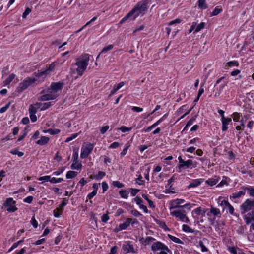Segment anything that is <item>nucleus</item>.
I'll list each match as a JSON object with an SVG mask.
<instances>
[{"instance_id": "774afa93", "label": "nucleus", "mask_w": 254, "mask_h": 254, "mask_svg": "<svg viewBox=\"0 0 254 254\" xmlns=\"http://www.w3.org/2000/svg\"><path fill=\"white\" fill-rule=\"evenodd\" d=\"M202 210L200 207H198L193 210V212H194L197 215H198L202 214Z\"/></svg>"}, {"instance_id": "c03bdc74", "label": "nucleus", "mask_w": 254, "mask_h": 254, "mask_svg": "<svg viewBox=\"0 0 254 254\" xmlns=\"http://www.w3.org/2000/svg\"><path fill=\"white\" fill-rule=\"evenodd\" d=\"M67 202L68 199H67L66 198L63 199V200L61 204H60V207L59 208H60L61 211H63V208L67 204Z\"/></svg>"}, {"instance_id": "49530a36", "label": "nucleus", "mask_w": 254, "mask_h": 254, "mask_svg": "<svg viewBox=\"0 0 254 254\" xmlns=\"http://www.w3.org/2000/svg\"><path fill=\"white\" fill-rule=\"evenodd\" d=\"M50 179H51L50 176H45L41 177L38 178V180L39 181H41L43 182H47V181L50 182Z\"/></svg>"}, {"instance_id": "864d4df0", "label": "nucleus", "mask_w": 254, "mask_h": 254, "mask_svg": "<svg viewBox=\"0 0 254 254\" xmlns=\"http://www.w3.org/2000/svg\"><path fill=\"white\" fill-rule=\"evenodd\" d=\"M155 239L152 237H147L144 240V242L145 244H149L150 243L153 242Z\"/></svg>"}, {"instance_id": "ea45409f", "label": "nucleus", "mask_w": 254, "mask_h": 254, "mask_svg": "<svg viewBox=\"0 0 254 254\" xmlns=\"http://www.w3.org/2000/svg\"><path fill=\"white\" fill-rule=\"evenodd\" d=\"M227 64L229 67H232V66H239V63L237 61H232L228 62L227 63Z\"/></svg>"}, {"instance_id": "4be33fe9", "label": "nucleus", "mask_w": 254, "mask_h": 254, "mask_svg": "<svg viewBox=\"0 0 254 254\" xmlns=\"http://www.w3.org/2000/svg\"><path fill=\"white\" fill-rule=\"evenodd\" d=\"M246 220V222L247 223H249L252 221H254V211H252L251 212L249 213L245 218Z\"/></svg>"}, {"instance_id": "e2e57ef3", "label": "nucleus", "mask_w": 254, "mask_h": 254, "mask_svg": "<svg viewBox=\"0 0 254 254\" xmlns=\"http://www.w3.org/2000/svg\"><path fill=\"white\" fill-rule=\"evenodd\" d=\"M33 199V197L32 196H28V197H26L24 199L23 201H24V202L30 204V203H31Z\"/></svg>"}, {"instance_id": "c85d7f7f", "label": "nucleus", "mask_w": 254, "mask_h": 254, "mask_svg": "<svg viewBox=\"0 0 254 254\" xmlns=\"http://www.w3.org/2000/svg\"><path fill=\"white\" fill-rule=\"evenodd\" d=\"M222 11V8L221 6H217L215 7L213 11L211 13V16H215L219 14Z\"/></svg>"}, {"instance_id": "39448f33", "label": "nucleus", "mask_w": 254, "mask_h": 254, "mask_svg": "<svg viewBox=\"0 0 254 254\" xmlns=\"http://www.w3.org/2000/svg\"><path fill=\"white\" fill-rule=\"evenodd\" d=\"M170 211V214L172 216L179 218L182 222L188 223L189 221L184 209H173Z\"/></svg>"}, {"instance_id": "6e6552de", "label": "nucleus", "mask_w": 254, "mask_h": 254, "mask_svg": "<svg viewBox=\"0 0 254 254\" xmlns=\"http://www.w3.org/2000/svg\"><path fill=\"white\" fill-rule=\"evenodd\" d=\"M254 208V199H247L240 206L241 214H244Z\"/></svg>"}, {"instance_id": "0e129e2a", "label": "nucleus", "mask_w": 254, "mask_h": 254, "mask_svg": "<svg viewBox=\"0 0 254 254\" xmlns=\"http://www.w3.org/2000/svg\"><path fill=\"white\" fill-rule=\"evenodd\" d=\"M120 146V143L117 142L112 143L109 146L110 148L115 149L118 148Z\"/></svg>"}, {"instance_id": "052dcab7", "label": "nucleus", "mask_w": 254, "mask_h": 254, "mask_svg": "<svg viewBox=\"0 0 254 254\" xmlns=\"http://www.w3.org/2000/svg\"><path fill=\"white\" fill-rule=\"evenodd\" d=\"M241 122L242 123L241 125L237 126L236 127V129L237 130H244V129L245 128V125H244V123L243 121L241 120Z\"/></svg>"}, {"instance_id": "3c124183", "label": "nucleus", "mask_w": 254, "mask_h": 254, "mask_svg": "<svg viewBox=\"0 0 254 254\" xmlns=\"http://www.w3.org/2000/svg\"><path fill=\"white\" fill-rule=\"evenodd\" d=\"M10 105H11V102H9L5 106L2 107V108H1L0 109V113H3L6 112V111L9 107Z\"/></svg>"}, {"instance_id": "20e7f679", "label": "nucleus", "mask_w": 254, "mask_h": 254, "mask_svg": "<svg viewBox=\"0 0 254 254\" xmlns=\"http://www.w3.org/2000/svg\"><path fill=\"white\" fill-rule=\"evenodd\" d=\"M41 94L42 95L39 97V100L43 101L54 99L59 96V93H56L50 87L47 90H43Z\"/></svg>"}, {"instance_id": "a19ab883", "label": "nucleus", "mask_w": 254, "mask_h": 254, "mask_svg": "<svg viewBox=\"0 0 254 254\" xmlns=\"http://www.w3.org/2000/svg\"><path fill=\"white\" fill-rule=\"evenodd\" d=\"M204 26H205V23L201 22V23H200L196 26V27L195 29L194 32L197 33V32H199V31H200L201 29H202L204 27Z\"/></svg>"}, {"instance_id": "9b49d317", "label": "nucleus", "mask_w": 254, "mask_h": 254, "mask_svg": "<svg viewBox=\"0 0 254 254\" xmlns=\"http://www.w3.org/2000/svg\"><path fill=\"white\" fill-rule=\"evenodd\" d=\"M220 205L223 208V211L226 210L227 212L230 214L236 215L234 213V208L227 200H223L220 203Z\"/></svg>"}, {"instance_id": "c756f323", "label": "nucleus", "mask_w": 254, "mask_h": 254, "mask_svg": "<svg viewBox=\"0 0 254 254\" xmlns=\"http://www.w3.org/2000/svg\"><path fill=\"white\" fill-rule=\"evenodd\" d=\"M15 75L14 74H11L4 81V84L7 85L14 79Z\"/></svg>"}, {"instance_id": "412c9836", "label": "nucleus", "mask_w": 254, "mask_h": 254, "mask_svg": "<svg viewBox=\"0 0 254 254\" xmlns=\"http://www.w3.org/2000/svg\"><path fill=\"white\" fill-rule=\"evenodd\" d=\"M219 181V178L215 176L214 178H209L206 181V183L210 185L211 186L216 185Z\"/></svg>"}, {"instance_id": "9d476101", "label": "nucleus", "mask_w": 254, "mask_h": 254, "mask_svg": "<svg viewBox=\"0 0 254 254\" xmlns=\"http://www.w3.org/2000/svg\"><path fill=\"white\" fill-rule=\"evenodd\" d=\"M122 251H123L124 254L128 253H135L136 252L133 245L131 244L130 241H126L122 245Z\"/></svg>"}, {"instance_id": "393cba45", "label": "nucleus", "mask_w": 254, "mask_h": 254, "mask_svg": "<svg viewBox=\"0 0 254 254\" xmlns=\"http://www.w3.org/2000/svg\"><path fill=\"white\" fill-rule=\"evenodd\" d=\"M198 6L201 9H205L207 8L208 6L206 3L205 0H198L197 1Z\"/></svg>"}, {"instance_id": "72a5a7b5", "label": "nucleus", "mask_w": 254, "mask_h": 254, "mask_svg": "<svg viewBox=\"0 0 254 254\" xmlns=\"http://www.w3.org/2000/svg\"><path fill=\"white\" fill-rule=\"evenodd\" d=\"M196 116H195L193 117H192L187 123L186 126L184 128V130H186L187 129V128L191 126V125H192V124L193 123V122H194V121L196 119Z\"/></svg>"}, {"instance_id": "5fc2aeb1", "label": "nucleus", "mask_w": 254, "mask_h": 254, "mask_svg": "<svg viewBox=\"0 0 254 254\" xmlns=\"http://www.w3.org/2000/svg\"><path fill=\"white\" fill-rule=\"evenodd\" d=\"M62 211H61L60 208H57L54 211V216L56 218H58L60 217L61 213Z\"/></svg>"}, {"instance_id": "6e6d98bb", "label": "nucleus", "mask_w": 254, "mask_h": 254, "mask_svg": "<svg viewBox=\"0 0 254 254\" xmlns=\"http://www.w3.org/2000/svg\"><path fill=\"white\" fill-rule=\"evenodd\" d=\"M131 195L132 196H134L139 191V190L137 189L130 188L129 189Z\"/></svg>"}, {"instance_id": "5701e85b", "label": "nucleus", "mask_w": 254, "mask_h": 254, "mask_svg": "<svg viewBox=\"0 0 254 254\" xmlns=\"http://www.w3.org/2000/svg\"><path fill=\"white\" fill-rule=\"evenodd\" d=\"M124 85H125L124 82H121L119 83H118L116 86H115L114 88L111 91L110 96H112L113 95H114L118 90H119Z\"/></svg>"}, {"instance_id": "a878e982", "label": "nucleus", "mask_w": 254, "mask_h": 254, "mask_svg": "<svg viewBox=\"0 0 254 254\" xmlns=\"http://www.w3.org/2000/svg\"><path fill=\"white\" fill-rule=\"evenodd\" d=\"M121 197L124 199H127L128 197L129 192L125 190H121L119 191Z\"/></svg>"}, {"instance_id": "0eeeda50", "label": "nucleus", "mask_w": 254, "mask_h": 254, "mask_svg": "<svg viewBox=\"0 0 254 254\" xmlns=\"http://www.w3.org/2000/svg\"><path fill=\"white\" fill-rule=\"evenodd\" d=\"M3 205V207L6 208V210L9 213L14 212L17 210L16 201L12 198H7Z\"/></svg>"}, {"instance_id": "13d9d810", "label": "nucleus", "mask_w": 254, "mask_h": 254, "mask_svg": "<svg viewBox=\"0 0 254 254\" xmlns=\"http://www.w3.org/2000/svg\"><path fill=\"white\" fill-rule=\"evenodd\" d=\"M131 213L134 216H135L137 217H139L142 215V214L139 212H138L137 210H135V209L132 210L131 211Z\"/></svg>"}, {"instance_id": "4468645a", "label": "nucleus", "mask_w": 254, "mask_h": 254, "mask_svg": "<svg viewBox=\"0 0 254 254\" xmlns=\"http://www.w3.org/2000/svg\"><path fill=\"white\" fill-rule=\"evenodd\" d=\"M63 85L64 84L62 82H53L50 85V88L56 92V93H58L62 89Z\"/></svg>"}, {"instance_id": "338daca9", "label": "nucleus", "mask_w": 254, "mask_h": 254, "mask_svg": "<svg viewBox=\"0 0 254 254\" xmlns=\"http://www.w3.org/2000/svg\"><path fill=\"white\" fill-rule=\"evenodd\" d=\"M109 219V217L108 216L107 214H103L102 216L101 220L102 221L105 223Z\"/></svg>"}, {"instance_id": "f03ea898", "label": "nucleus", "mask_w": 254, "mask_h": 254, "mask_svg": "<svg viewBox=\"0 0 254 254\" xmlns=\"http://www.w3.org/2000/svg\"><path fill=\"white\" fill-rule=\"evenodd\" d=\"M147 9L146 4L144 2H139L120 21V24H122L127 20H134L140 15H143Z\"/></svg>"}, {"instance_id": "4c0bfd02", "label": "nucleus", "mask_w": 254, "mask_h": 254, "mask_svg": "<svg viewBox=\"0 0 254 254\" xmlns=\"http://www.w3.org/2000/svg\"><path fill=\"white\" fill-rule=\"evenodd\" d=\"M168 237L172 241H173L175 243H176L178 244H180L182 243V241L180 239H179L175 236H173L171 235H168Z\"/></svg>"}, {"instance_id": "69168bd1", "label": "nucleus", "mask_w": 254, "mask_h": 254, "mask_svg": "<svg viewBox=\"0 0 254 254\" xmlns=\"http://www.w3.org/2000/svg\"><path fill=\"white\" fill-rule=\"evenodd\" d=\"M227 179L226 177H224L222 180L218 184V187H222L225 184H227Z\"/></svg>"}, {"instance_id": "473e14b6", "label": "nucleus", "mask_w": 254, "mask_h": 254, "mask_svg": "<svg viewBox=\"0 0 254 254\" xmlns=\"http://www.w3.org/2000/svg\"><path fill=\"white\" fill-rule=\"evenodd\" d=\"M182 230L186 232L193 233L194 232V230L192 229L186 224H183L182 225Z\"/></svg>"}, {"instance_id": "4d7b16f0", "label": "nucleus", "mask_w": 254, "mask_h": 254, "mask_svg": "<svg viewBox=\"0 0 254 254\" xmlns=\"http://www.w3.org/2000/svg\"><path fill=\"white\" fill-rule=\"evenodd\" d=\"M78 133H74V134H72L71 136L67 137L66 138L65 142H68L71 141L72 140L76 138L78 136Z\"/></svg>"}, {"instance_id": "cd10ccee", "label": "nucleus", "mask_w": 254, "mask_h": 254, "mask_svg": "<svg viewBox=\"0 0 254 254\" xmlns=\"http://www.w3.org/2000/svg\"><path fill=\"white\" fill-rule=\"evenodd\" d=\"M210 212L212 213L214 216H219V217H220L221 213L218 208L211 207L210 209Z\"/></svg>"}, {"instance_id": "79ce46f5", "label": "nucleus", "mask_w": 254, "mask_h": 254, "mask_svg": "<svg viewBox=\"0 0 254 254\" xmlns=\"http://www.w3.org/2000/svg\"><path fill=\"white\" fill-rule=\"evenodd\" d=\"M233 119L235 122H238L240 120V114L238 112H235L232 115Z\"/></svg>"}, {"instance_id": "09e8293b", "label": "nucleus", "mask_w": 254, "mask_h": 254, "mask_svg": "<svg viewBox=\"0 0 254 254\" xmlns=\"http://www.w3.org/2000/svg\"><path fill=\"white\" fill-rule=\"evenodd\" d=\"M112 185L118 188H121L124 187V184L118 181H114L112 182Z\"/></svg>"}, {"instance_id": "a18cd8bd", "label": "nucleus", "mask_w": 254, "mask_h": 254, "mask_svg": "<svg viewBox=\"0 0 254 254\" xmlns=\"http://www.w3.org/2000/svg\"><path fill=\"white\" fill-rule=\"evenodd\" d=\"M113 48V45H109L108 46L104 47L102 50L101 51V52H100V54H102L103 53H106V52H107L109 50H110L111 49H112Z\"/></svg>"}, {"instance_id": "aec40b11", "label": "nucleus", "mask_w": 254, "mask_h": 254, "mask_svg": "<svg viewBox=\"0 0 254 254\" xmlns=\"http://www.w3.org/2000/svg\"><path fill=\"white\" fill-rule=\"evenodd\" d=\"M82 166V164L79 160H73V163L71 166V168L72 169L79 170L81 169Z\"/></svg>"}, {"instance_id": "f3484780", "label": "nucleus", "mask_w": 254, "mask_h": 254, "mask_svg": "<svg viewBox=\"0 0 254 254\" xmlns=\"http://www.w3.org/2000/svg\"><path fill=\"white\" fill-rule=\"evenodd\" d=\"M204 181V179H194L192 181V182L189 185L188 188L189 189L190 188H195L199 186L203 181Z\"/></svg>"}, {"instance_id": "ddd939ff", "label": "nucleus", "mask_w": 254, "mask_h": 254, "mask_svg": "<svg viewBox=\"0 0 254 254\" xmlns=\"http://www.w3.org/2000/svg\"><path fill=\"white\" fill-rule=\"evenodd\" d=\"M179 162L180 165H179V168H188L190 167V166L192 165V161L191 160H188L187 161H184L181 157V156L178 157Z\"/></svg>"}, {"instance_id": "c9c22d12", "label": "nucleus", "mask_w": 254, "mask_h": 254, "mask_svg": "<svg viewBox=\"0 0 254 254\" xmlns=\"http://www.w3.org/2000/svg\"><path fill=\"white\" fill-rule=\"evenodd\" d=\"M10 153L13 155H17L19 157H22L24 155V153L19 151L17 149H14L10 151Z\"/></svg>"}, {"instance_id": "6ab92c4d", "label": "nucleus", "mask_w": 254, "mask_h": 254, "mask_svg": "<svg viewBox=\"0 0 254 254\" xmlns=\"http://www.w3.org/2000/svg\"><path fill=\"white\" fill-rule=\"evenodd\" d=\"M55 64L54 63L51 64L49 68L43 71H40L38 73V76H42L43 75H47L51 71V70L54 68Z\"/></svg>"}, {"instance_id": "b1692460", "label": "nucleus", "mask_w": 254, "mask_h": 254, "mask_svg": "<svg viewBox=\"0 0 254 254\" xmlns=\"http://www.w3.org/2000/svg\"><path fill=\"white\" fill-rule=\"evenodd\" d=\"M49 140V138L46 136H42L40 139L36 141V144L40 145H44L47 144Z\"/></svg>"}, {"instance_id": "2f4dec72", "label": "nucleus", "mask_w": 254, "mask_h": 254, "mask_svg": "<svg viewBox=\"0 0 254 254\" xmlns=\"http://www.w3.org/2000/svg\"><path fill=\"white\" fill-rule=\"evenodd\" d=\"M106 175V173L103 171H99L98 174L94 176V178L96 180H100L102 179Z\"/></svg>"}, {"instance_id": "603ef678", "label": "nucleus", "mask_w": 254, "mask_h": 254, "mask_svg": "<svg viewBox=\"0 0 254 254\" xmlns=\"http://www.w3.org/2000/svg\"><path fill=\"white\" fill-rule=\"evenodd\" d=\"M51 106V102H45L42 104V107H41V110H44L48 108H49Z\"/></svg>"}, {"instance_id": "f8f14e48", "label": "nucleus", "mask_w": 254, "mask_h": 254, "mask_svg": "<svg viewBox=\"0 0 254 254\" xmlns=\"http://www.w3.org/2000/svg\"><path fill=\"white\" fill-rule=\"evenodd\" d=\"M151 249L153 251L158 250H166L167 251H170L168 247L164 244L159 241L155 242L152 245Z\"/></svg>"}, {"instance_id": "a211bd4d", "label": "nucleus", "mask_w": 254, "mask_h": 254, "mask_svg": "<svg viewBox=\"0 0 254 254\" xmlns=\"http://www.w3.org/2000/svg\"><path fill=\"white\" fill-rule=\"evenodd\" d=\"M132 221V219L127 218L125 222L119 225V230L120 231L126 229L131 224Z\"/></svg>"}, {"instance_id": "37998d69", "label": "nucleus", "mask_w": 254, "mask_h": 254, "mask_svg": "<svg viewBox=\"0 0 254 254\" xmlns=\"http://www.w3.org/2000/svg\"><path fill=\"white\" fill-rule=\"evenodd\" d=\"M131 129H132L131 127H127L125 126H122L121 127L117 128L118 130H121V131L122 132H126L129 131L131 130Z\"/></svg>"}, {"instance_id": "bf43d9fd", "label": "nucleus", "mask_w": 254, "mask_h": 254, "mask_svg": "<svg viewBox=\"0 0 254 254\" xmlns=\"http://www.w3.org/2000/svg\"><path fill=\"white\" fill-rule=\"evenodd\" d=\"M30 222L34 228H37L38 222L35 220L34 216H33V217L32 218V219L31 220Z\"/></svg>"}, {"instance_id": "7ed1b4c3", "label": "nucleus", "mask_w": 254, "mask_h": 254, "mask_svg": "<svg viewBox=\"0 0 254 254\" xmlns=\"http://www.w3.org/2000/svg\"><path fill=\"white\" fill-rule=\"evenodd\" d=\"M185 200L182 199H176L172 200L170 202V210L178 209H187L190 210L191 207V204L189 203L183 204Z\"/></svg>"}, {"instance_id": "f704fd0d", "label": "nucleus", "mask_w": 254, "mask_h": 254, "mask_svg": "<svg viewBox=\"0 0 254 254\" xmlns=\"http://www.w3.org/2000/svg\"><path fill=\"white\" fill-rule=\"evenodd\" d=\"M48 133L50 134L51 135H55L58 134L60 132V130L58 129H52L50 128L47 129Z\"/></svg>"}, {"instance_id": "680f3d73", "label": "nucleus", "mask_w": 254, "mask_h": 254, "mask_svg": "<svg viewBox=\"0 0 254 254\" xmlns=\"http://www.w3.org/2000/svg\"><path fill=\"white\" fill-rule=\"evenodd\" d=\"M31 9L27 7L22 14V17L25 18L26 16L31 12Z\"/></svg>"}, {"instance_id": "de8ad7c7", "label": "nucleus", "mask_w": 254, "mask_h": 254, "mask_svg": "<svg viewBox=\"0 0 254 254\" xmlns=\"http://www.w3.org/2000/svg\"><path fill=\"white\" fill-rule=\"evenodd\" d=\"M37 111V108L33 105H30L29 108V111L30 114H36Z\"/></svg>"}, {"instance_id": "e433bc0d", "label": "nucleus", "mask_w": 254, "mask_h": 254, "mask_svg": "<svg viewBox=\"0 0 254 254\" xmlns=\"http://www.w3.org/2000/svg\"><path fill=\"white\" fill-rule=\"evenodd\" d=\"M136 182L139 185H143L144 184V180H143L142 176L139 174L138 177L136 179Z\"/></svg>"}, {"instance_id": "7c9ffc66", "label": "nucleus", "mask_w": 254, "mask_h": 254, "mask_svg": "<svg viewBox=\"0 0 254 254\" xmlns=\"http://www.w3.org/2000/svg\"><path fill=\"white\" fill-rule=\"evenodd\" d=\"M77 175V173L75 171H69L66 174V177L67 179L73 178L76 177Z\"/></svg>"}, {"instance_id": "58836bf2", "label": "nucleus", "mask_w": 254, "mask_h": 254, "mask_svg": "<svg viewBox=\"0 0 254 254\" xmlns=\"http://www.w3.org/2000/svg\"><path fill=\"white\" fill-rule=\"evenodd\" d=\"M64 181V179L63 178H56L55 177L51 178L50 182L51 183H60Z\"/></svg>"}, {"instance_id": "2eb2a0df", "label": "nucleus", "mask_w": 254, "mask_h": 254, "mask_svg": "<svg viewBox=\"0 0 254 254\" xmlns=\"http://www.w3.org/2000/svg\"><path fill=\"white\" fill-rule=\"evenodd\" d=\"M246 188H247V186L242 187L241 190L240 191L232 193V197L234 199H237L241 197L242 196H244L246 191H247V190L245 189Z\"/></svg>"}, {"instance_id": "dca6fc26", "label": "nucleus", "mask_w": 254, "mask_h": 254, "mask_svg": "<svg viewBox=\"0 0 254 254\" xmlns=\"http://www.w3.org/2000/svg\"><path fill=\"white\" fill-rule=\"evenodd\" d=\"M221 121L222 122V130L225 131L228 129V125L232 122V120L231 118H226L221 119Z\"/></svg>"}, {"instance_id": "bb28decb", "label": "nucleus", "mask_w": 254, "mask_h": 254, "mask_svg": "<svg viewBox=\"0 0 254 254\" xmlns=\"http://www.w3.org/2000/svg\"><path fill=\"white\" fill-rule=\"evenodd\" d=\"M245 189L247 190V192L250 196L254 197V187L247 186Z\"/></svg>"}, {"instance_id": "423d86ee", "label": "nucleus", "mask_w": 254, "mask_h": 254, "mask_svg": "<svg viewBox=\"0 0 254 254\" xmlns=\"http://www.w3.org/2000/svg\"><path fill=\"white\" fill-rule=\"evenodd\" d=\"M36 79L35 78L27 77L25 78L23 82H21L16 89L18 92H22L26 90L29 86L35 83Z\"/></svg>"}, {"instance_id": "8fccbe9b", "label": "nucleus", "mask_w": 254, "mask_h": 254, "mask_svg": "<svg viewBox=\"0 0 254 254\" xmlns=\"http://www.w3.org/2000/svg\"><path fill=\"white\" fill-rule=\"evenodd\" d=\"M199 245L201 248V252H205L208 251V249L205 246L202 241L199 242Z\"/></svg>"}, {"instance_id": "1a4fd4ad", "label": "nucleus", "mask_w": 254, "mask_h": 254, "mask_svg": "<svg viewBox=\"0 0 254 254\" xmlns=\"http://www.w3.org/2000/svg\"><path fill=\"white\" fill-rule=\"evenodd\" d=\"M94 147V144L90 143L83 145L81 149L80 157L82 159L87 158L92 151Z\"/></svg>"}, {"instance_id": "f257e3e1", "label": "nucleus", "mask_w": 254, "mask_h": 254, "mask_svg": "<svg viewBox=\"0 0 254 254\" xmlns=\"http://www.w3.org/2000/svg\"><path fill=\"white\" fill-rule=\"evenodd\" d=\"M90 57L88 54H84L76 58V62L71 65L70 68L72 73L76 72L78 76H81L87 69Z\"/></svg>"}]
</instances>
